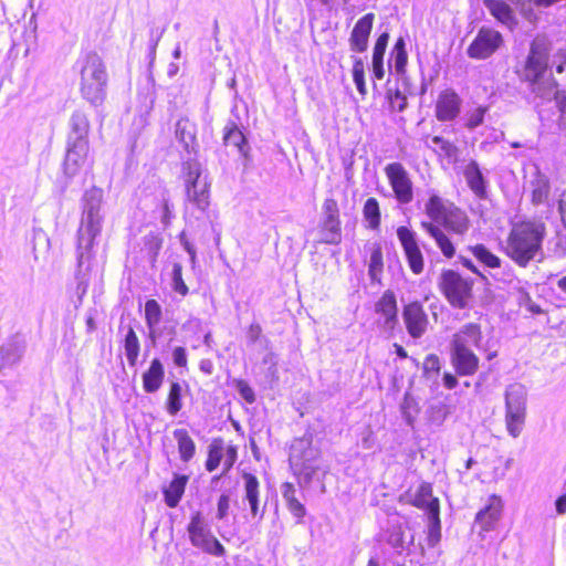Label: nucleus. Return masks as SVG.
<instances>
[{
  "label": "nucleus",
  "mask_w": 566,
  "mask_h": 566,
  "mask_svg": "<svg viewBox=\"0 0 566 566\" xmlns=\"http://www.w3.org/2000/svg\"><path fill=\"white\" fill-rule=\"evenodd\" d=\"M459 98L458 95L453 92H444L440 99L438 101L437 106H458Z\"/></svg>",
  "instance_id": "53"
},
{
  "label": "nucleus",
  "mask_w": 566,
  "mask_h": 566,
  "mask_svg": "<svg viewBox=\"0 0 566 566\" xmlns=\"http://www.w3.org/2000/svg\"><path fill=\"white\" fill-rule=\"evenodd\" d=\"M180 240H181V243H182L185 250L188 252L191 262L195 263V261H196V250H195L193 245L185 239V234L184 233L180 235Z\"/></svg>",
  "instance_id": "60"
},
{
  "label": "nucleus",
  "mask_w": 566,
  "mask_h": 566,
  "mask_svg": "<svg viewBox=\"0 0 566 566\" xmlns=\"http://www.w3.org/2000/svg\"><path fill=\"white\" fill-rule=\"evenodd\" d=\"M71 127L72 132L69 136V139L72 137V139L76 138H85L87 139V133H88V120L86 116L77 111L73 114L71 119Z\"/></svg>",
  "instance_id": "37"
},
{
  "label": "nucleus",
  "mask_w": 566,
  "mask_h": 566,
  "mask_svg": "<svg viewBox=\"0 0 566 566\" xmlns=\"http://www.w3.org/2000/svg\"><path fill=\"white\" fill-rule=\"evenodd\" d=\"M427 145L440 156L452 157L455 151V147L451 143L439 136L430 138Z\"/></svg>",
  "instance_id": "44"
},
{
  "label": "nucleus",
  "mask_w": 566,
  "mask_h": 566,
  "mask_svg": "<svg viewBox=\"0 0 566 566\" xmlns=\"http://www.w3.org/2000/svg\"><path fill=\"white\" fill-rule=\"evenodd\" d=\"M397 237L403 248L411 271L415 274H420L423 271V256L416 240V233L407 227H399Z\"/></svg>",
  "instance_id": "14"
},
{
  "label": "nucleus",
  "mask_w": 566,
  "mask_h": 566,
  "mask_svg": "<svg viewBox=\"0 0 566 566\" xmlns=\"http://www.w3.org/2000/svg\"><path fill=\"white\" fill-rule=\"evenodd\" d=\"M172 434L178 444L180 459L185 462H188L190 459H192L196 452V444L193 440L186 429H176Z\"/></svg>",
  "instance_id": "32"
},
{
  "label": "nucleus",
  "mask_w": 566,
  "mask_h": 566,
  "mask_svg": "<svg viewBox=\"0 0 566 566\" xmlns=\"http://www.w3.org/2000/svg\"><path fill=\"white\" fill-rule=\"evenodd\" d=\"M364 217L369 228L377 229L380 224V210L375 198H368L364 205Z\"/></svg>",
  "instance_id": "41"
},
{
  "label": "nucleus",
  "mask_w": 566,
  "mask_h": 566,
  "mask_svg": "<svg viewBox=\"0 0 566 566\" xmlns=\"http://www.w3.org/2000/svg\"><path fill=\"white\" fill-rule=\"evenodd\" d=\"M102 227L81 222L77 237V262L82 268L92 256L95 238L101 233Z\"/></svg>",
  "instance_id": "18"
},
{
  "label": "nucleus",
  "mask_w": 566,
  "mask_h": 566,
  "mask_svg": "<svg viewBox=\"0 0 566 566\" xmlns=\"http://www.w3.org/2000/svg\"><path fill=\"white\" fill-rule=\"evenodd\" d=\"M436 109H437V117L440 120H451L458 115L460 108H436Z\"/></svg>",
  "instance_id": "56"
},
{
  "label": "nucleus",
  "mask_w": 566,
  "mask_h": 566,
  "mask_svg": "<svg viewBox=\"0 0 566 566\" xmlns=\"http://www.w3.org/2000/svg\"><path fill=\"white\" fill-rule=\"evenodd\" d=\"M199 368L206 375H211L213 371V363L210 359H201L199 363Z\"/></svg>",
  "instance_id": "62"
},
{
  "label": "nucleus",
  "mask_w": 566,
  "mask_h": 566,
  "mask_svg": "<svg viewBox=\"0 0 566 566\" xmlns=\"http://www.w3.org/2000/svg\"><path fill=\"white\" fill-rule=\"evenodd\" d=\"M290 467L301 488H306L326 470L322 465L319 450L312 446V439L303 437L294 440L290 450Z\"/></svg>",
  "instance_id": "5"
},
{
  "label": "nucleus",
  "mask_w": 566,
  "mask_h": 566,
  "mask_svg": "<svg viewBox=\"0 0 566 566\" xmlns=\"http://www.w3.org/2000/svg\"><path fill=\"white\" fill-rule=\"evenodd\" d=\"M188 482L186 475H175L172 481L164 489L165 503L169 507H176L180 502Z\"/></svg>",
  "instance_id": "26"
},
{
  "label": "nucleus",
  "mask_w": 566,
  "mask_h": 566,
  "mask_svg": "<svg viewBox=\"0 0 566 566\" xmlns=\"http://www.w3.org/2000/svg\"><path fill=\"white\" fill-rule=\"evenodd\" d=\"M261 333H262V328L259 324L254 323V324H251L249 329H248V338L250 342L252 343H255L260 336H261Z\"/></svg>",
  "instance_id": "59"
},
{
  "label": "nucleus",
  "mask_w": 566,
  "mask_h": 566,
  "mask_svg": "<svg viewBox=\"0 0 566 566\" xmlns=\"http://www.w3.org/2000/svg\"><path fill=\"white\" fill-rule=\"evenodd\" d=\"M223 140L227 146H233L240 154H245V137L234 124L224 127Z\"/></svg>",
  "instance_id": "36"
},
{
  "label": "nucleus",
  "mask_w": 566,
  "mask_h": 566,
  "mask_svg": "<svg viewBox=\"0 0 566 566\" xmlns=\"http://www.w3.org/2000/svg\"><path fill=\"white\" fill-rule=\"evenodd\" d=\"M545 235L546 227L542 221L515 222L504 242V252L517 265L525 268L531 261L542 256Z\"/></svg>",
  "instance_id": "2"
},
{
  "label": "nucleus",
  "mask_w": 566,
  "mask_h": 566,
  "mask_svg": "<svg viewBox=\"0 0 566 566\" xmlns=\"http://www.w3.org/2000/svg\"><path fill=\"white\" fill-rule=\"evenodd\" d=\"M103 201V191L98 188H91L85 191L82 200V219L81 222L101 226L103 216L101 214V207Z\"/></svg>",
  "instance_id": "16"
},
{
  "label": "nucleus",
  "mask_w": 566,
  "mask_h": 566,
  "mask_svg": "<svg viewBox=\"0 0 566 566\" xmlns=\"http://www.w3.org/2000/svg\"><path fill=\"white\" fill-rule=\"evenodd\" d=\"M394 67L398 74L405 72V67L408 61V54L406 51L392 52Z\"/></svg>",
  "instance_id": "51"
},
{
  "label": "nucleus",
  "mask_w": 566,
  "mask_h": 566,
  "mask_svg": "<svg viewBox=\"0 0 566 566\" xmlns=\"http://www.w3.org/2000/svg\"><path fill=\"white\" fill-rule=\"evenodd\" d=\"M486 108H475L474 113L471 115V118L468 123V126L473 128L482 123L483 114Z\"/></svg>",
  "instance_id": "58"
},
{
  "label": "nucleus",
  "mask_w": 566,
  "mask_h": 566,
  "mask_svg": "<svg viewBox=\"0 0 566 566\" xmlns=\"http://www.w3.org/2000/svg\"><path fill=\"white\" fill-rule=\"evenodd\" d=\"M181 407V386L179 382H172L168 394L167 410L171 416H175Z\"/></svg>",
  "instance_id": "43"
},
{
  "label": "nucleus",
  "mask_w": 566,
  "mask_h": 566,
  "mask_svg": "<svg viewBox=\"0 0 566 566\" xmlns=\"http://www.w3.org/2000/svg\"><path fill=\"white\" fill-rule=\"evenodd\" d=\"M440 287L453 307L464 308L472 293V281L461 276L453 270L443 271Z\"/></svg>",
  "instance_id": "10"
},
{
  "label": "nucleus",
  "mask_w": 566,
  "mask_h": 566,
  "mask_svg": "<svg viewBox=\"0 0 566 566\" xmlns=\"http://www.w3.org/2000/svg\"><path fill=\"white\" fill-rule=\"evenodd\" d=\"M520 11V14L528 22L535 23L538 19L537 13L533 7L532 0H509Z\"/></svg>",
  "instance_id": "46"
},
{
  "label": "nucleus",
  "mask_w": 566,
  "mask_h": 566,
  "mask_svg": "<svg viewBox=\"0 0 566 566\" xmlns=\"http://www.w3.org/2000/svg\"><path fill=\"white\" fill-rule=\"evenodd\" d=\"M223 459V444L221 440H214L209 446L208 459L206 461V469L209 472L214 471Z\"/></svg>",
  "instance_id": "40"
},
{
  "label": "nucleus",
  "mask_w": 566,
  "mask_h": 566,
  "mask_svg": "<svg viewBox=\"0 0 566 566\" xmlns=\"http://www.w3.org/2000/svg\"><path fill=\"white\" fill-rule=\"evenodd\" d=\"M353 74H354V81H355L358 90L361 91L363 86H364V69L360 63H357L354 66Z\"/></svg>",
  "instance_id": "57"
},
{
  "label": "nucleus",
  "mask_w": 566,
  "mask_h": 566,
  "mask_svg": "<svg viewBox=\"0 0 566 566\" xmlns=\"http://www.w3.org/2000/svg\"><path fill=\"white\" fill-rule=\"evenodd\" d=\"M385 174L396 200L401 205L410 203L413 199V185L406 168L400 163H391L385 167Z\"/></svg>",
  "instance_id": "12"
},
{
  "label": "nucleus",
  "mask_w": 566,
  "mask_h": 566,
  "mask_svg": "<svg viewBox=\"0 0 566 566\" xmlns=\"http://www.w3.org/2000/svg\"><path fill=\"white\" fill-rule=\"evenodd\" d=\"M176 137L185 146L186 149L192 148L195 140L193 126L187 119H180L176 124Z\"/></svg>",
  "instance_id": "38"
},
{
  "label": "nucleus",
  "mask_w": 566,
  "mask_h": 566,
  "mask_svg": "<svg viewBox=\"0 0 566 566\" xmlns=\"http://www.w3.org/2000/svg\"><path fill=\"white\" fill-rule=\"evenodd\" d=\"M161 318V307L155 300H148L145 304V319L149 329V338L153 343L156 342L157 331L156 327Z\"/></svg>",
  "instance_id": "33"
},
{
  "label": "nucleus",
  "mask_w": 566,
  "mask_h": 566,
  "mask_svg": "<svg viewBox=\"0 0 566 566\" xmlns=\"http://www.w3.org/2000/svg\"><path fill=\"white\" fill-rule=\"evenodd\" d=\"M376 312L382 316L381 326L391 332L397 325V303L392 292H385L376 304Z\"/></svg>",
  "instance_id": "20"
},
{
  "label": "nucleus",
  "mask_w": 566,
  "mask_h": 566,
  "mask_svg": "<svg viewBox=\"0 0 566 566\" xmlns=\"http://www.w3.org/2000/svg\"><path fill=\"white\" fill-rule=\"evenodd\" d=\"M237 460V449L232 446H228L227 449H223V459L221 463L223 464V472L226 474L234 464Z\"/></svg>",
  "instance_id": "48"
},
{
  "label": "nucleus",
  "mask_w": 566,
  "mask_h": 566,
  "mask_svg": "<svg viewBox=\"0 0 566 566\" xmlns=\"http://www.w3.org/2000/svg\"><path fill=\"white\" fill-rule=\"evenodd\" d=\"M24 353L19 340H10L0 348V368L17 364Z\"/></svg>",
  "instance_id": "29"
},
{
  "label": "nucleus",
  "mask_w": 566,
  "mask_h": 566,
  "mask_svg": "<svg viewBox=\"0 0 566 566\" xmlns=\"http://www.w3.org/2000/svg\"><path fill=\"white\" fill-rule=\"evenodd\" d=\"M325 219H338L339 211L337 201L333 198H327L323 205Z\"/></svg>",
  "instance_id": "49"
},
{
  "label": "nucleus",
  "mask_w": 566,
  "mask_h": 566,
  "mask_svg": "<svg viewBox=\"0 0 566 566\" xmlns=\"http://www.w3.org/2000/svg\"><path fill=\"white\" fill-rule=\"evenodd\" d=\"M172 359L178 367H185L187 365L186 349L184 347H176L172 352Z\"/></svg>",
  "instance_id": "55"
},
{
  "label": "nucleus",
  "mask_w": 566,
  "mask_h": 566,
  "mask_svg": "<svg viewBox=\"0 0 566 566\" xmlns=\"http://www.w3.org/2000/svg\"><path fill=\"white\" fill-rule=\"evenodd\" d=\"M526 388L521 384H511L505 390V424L511 437L517 438L526 418Z\"/></svg>",
  "instance_id": "8"
},
{
  "label": "nucleus",
  "mask_w": 566,
  "mask_h": 566,
  "mask_svg": "<svg viewBox=\"0 0 566 566\" xmlns=\"http://www.w3.org/2000/svg\"><path fill=\"white\" fill-rule=\"evenodd\" d=\"M187 202L203 213L210 205V181L201 164L187 160L182 165Z\"/></svg>",
  "instance_id": "7"
},
{
  "label": "nucleus",
  "mask_w": 566,
  "mask_h": 566,
  "mask_svg": "<svg viewBox=\"0 0 566 566\" xmlns=\"http://www.w3.org/2000/svg\"><path fill=\"white\" fill-rule=\"evenodd\" d=\"M424 210L432 222H422L423 230L434 239L446 258H452L455 254L454 245L440 226L449 232L464 235L470 228L468 214L453 202L441 198L437 193L430 195L424 205Z\"/></svg>",
  "instance_id": "1"
},
{
  "label": "nucleus",
  "mask_w": 566,
  "mask_h": 566,
  "mask_svg": "<svg viewBox=\"0 0 566 566\" xmlns=\"http://www.w3.org/2000/svg\"><path fill=\"white\" fill-rule=\"evenodd\" d=\"M470 251L474 258L484 266L490 269H499L501 266V259L492 253L485 245L476 244L470 247Z\"/></svg>",
  "instance_id": "35"
},
{
  "label": "nucleus",
  "mask_w": 566,
  "mask_h": 566,
  "mask_svg": "<svg viewBox=\"0 0 566 566\" xmlns=\"http://www.w3.org/2000/svg\"><path fill=\"white\" fill-rule=\"evenodd\" d=\"M402 318L409 335L420 338L428 327V315L419 302L409 303L403 307Z\"/></svg>",
  "instance_id": "15"
},
{
  "label": "nucleus",
  "mask_w": 566,
  "mask_h": 566,
  "mask_svg": "<svg viewBox=\"0 0 566 566\" xmlns=\"http://www.w3.org/2000/svg\"><path fill=\"white\" fill-rule=\"evenodd\" d=\"M165 369L158 358L151 360L149 368L143 374V388L146 392H156L163 385Z\"/></svg>",
  "instance_id": "25"
},
{
  "label": "nucleus",
  "mask_w": 566,
  "mask_h": 566,
  "mask_svg": "<svg viewBox=\"0 0 566 566\" xmlns=\"http://www.w3.org/2000/svg\"><path fill=\"white\" fill-rule=\"evenodd\" d=\"M503 43V35L499 31L481 28L468 48V55L472 59H486L496 52Z\"/></svg>",
  "instance_id": "13"
},
{
  "label": "nucleus",
  "mask_w": 566,
  "mask_h": 566,
  "mask_svg": "<svg viewBox=\"0 0 566 566\" xmlns=\"http://www.w3.org/2000/svg\"><path fill=\"white\" fill-rule=\"evenodd\" d=\"M244 483V499L248 501L253 517H262L259 509L260 483L255 475L244 472L242 474Z\"/></svg>",
  "instance_id": "24"
},
{
  "label": "nucleus",
  "mask_w": 566,
  "mask_h": 566,
  "mask_svg": "<svg viewBox=\"0 0 566 566\" xmlns=\"http://www.w3.org/2000/svg\"><path fill=\"white\" fill-rule=\"evenodd\" d=\"M559 211L562 214V219L566 224V191L563 192L562 198L559 200Z\"/></svg>",
  "instance_id": "64"
},
{
  "label": "nucleus",
  "mask_w": 566,
  "mask_h": 566,
  "mask_svg": "<svg viewBox=\"0 0 566 566\" xmlns=\"http://www.w3.org/2000/svg\"><path fill=\"white\" fill-rule=\"evenodd\" d=\"M549 181L548 178L536 171L534 178L531 181L532 202L534 205L544 203L549 195Z\"/></svg>",
  "instance_id": "30"
},
{
  "label": "nucleus",
  "mask_w": 566,
  "mask_h": 566,
  "mask_svg": "<svg viewBox=\"0 0 566 566\" xmlns=\"http://www.w3.org/2000/svg\"><path fill=\"white\" fill-rule=\"evenodd\" d=\"M382 252L379 247L374 248L370 253V260L368 265V274L371 281H379L382 273Z\"/></svg>",
  "instance_id": "42"
},
{
  "label": "nucleus",
  "mask_w": 566,
  "mask_h": 566,
  "mask_svg": "<svg viewBox=\"0 0 566 566\" xmlns=\"http://www.w3.org/2000/svg\"><path fill=\"white\" fill-rule=\"evenodd\" d=\"M490 14L502 25L513 31L518 25L513 8L504 0H483Z\"/></svg>",
  "instance_id": "19"
},
{
  "label": "nucleus",
  "mask_w": 566,
  "mask_h": 566,
  "mask_svg": "<svg viewBox=\"0 0 566 566\" xmlns=\"http://www.w3.org/2000/svg\"><path fill=\"white\" fill-rule=\"evenodd\" d=\"M387 542L392 548L403 551L412 544L413 535L407 527L401 525L394 526L388 531Z\"/></svg>",
  "instance_id": "31"
},
{
  "label": "nucleus",
  "mask_w": 566,
  "mask_h": 566,
  "mask_svg": "<svg viewBox=\"0 0 566 566\" xmlns=\"http://www.w3.org/2000/svg\"><path fill=\"white\" fill-rule=\"evenodd\" d=\"M125 355L130 366H134L137 361L139 355V340L137 338L136 333L130 327L126 334L125 343Z\"/></svg>",
  "instance_id": "39"
},
{
  "label": "nucleus",
  "mask_w": 566,
  "mask_h": 566,
  "mask_svg": "<svg viewBox=\"0 0 566 566\" xmlns=\"http://www.w3.org/2000/svg\"><path fill=\"white\" fill-rule=\"evenodd\" d=\"M262 365L265 367V376L271 380H276L277 376V356L269 350L262 358Z\"/></svg>",
  "instance_id": "47"
},
{
  "label": "nucleus",
  "mask_w": 566,
  "mask_h": 566,
  "mask_svg": "<svg viewBox=\"0 0 566 566\" xmlns=\"http://www.w3.org/2000/svg\"><path fill=\"white\" fill-rule=\"evenodd\" d=\"M503 511V502L500 496L491 495L484 509L478 512L475 523L480 526L481 532H491L495 528L501 520Z\"/></svg>",
  "instance_id": "17"
},
{
  "label": "nucleus",
  "mask_w": 566,
  "mask_h": 566,
  "mask_svg": "<svg viewBox=\"0 0 566 566\" xmlns=\"http://www.w3.org/2000/svg\"><path fill=\"white\" fill-rule=\"evenodd\" d=\"M465 181L471 191L478 198H484L486 196V180L475 161H470L463 171Z\"/></svg>",
  "instance_id": "22"
},
{
  "label": "nucleus",
  "mask_w": 566,
  "mask_h": 566,
  "mask_svg": "<svg viewBox=\"0 0 566 566\" xmlns=\"http://www.w3.org/2000/svg\"><path fill=\"white\" fill-rule=\"evenodd\" d=\"M172 218H174L172 205H170L169 200L164 197L163 202H161V216H160L163 226L165 228H167L170 224Z\"/></svg>",
  "instance_id": "50"
},
{
  "label": "nucleus",
  "mask_w": 566,
  "mask_h": 566,
  "mask_svg": "<svg viewBox=\"0 0 566 566\" xmlns=\"http://www.w3.org/2000/svg\"><path fill=\"white\" fill-rule=\"evenodd\" d=\"M413 504L417 507L426 509L434 524L439 525V501L432 496L431 488L422 484L417 492Z\"/></svg>",
  "instance_id": "23"
},
{
  "label": "nucleus",
  "mask_w": 566,
  "mask_h": 566,
  "mask_svg": "<svg viewBox=\"0 0 566 566\" xmlns=\"http://www.w3.org/2000/svg\"><path fill=\"white\" fill-rule=\"evenodd\" d=\"M281 493H282V497L284 499V501L286 503L289 511L292 513V515L294 517H296L298 521H301L304 517L306 510H305L304 505L296 497V489H295L294 484H292L290 482H284L281 485Z\"/></svg>",
  "instance_id": "27"
},
{
  "label": "nucleus",
  "mask_w": 566,
  "mask_h": 566,
  "mask_svg": "<svg viewBox=\"0 0 566 566\" xmlns=\"http://www.w3.org/2000/svg\"><path fill=\"white\" fill-rule=\"evenodd\" d=\"M229 507H230V497L228 494H222L218 501L217 517L219 520L226 518L228 515Z\"/></svg>",
  "instance_id": "52"
},
{
  "label": "nucleus",
  "mask_w": 566,
  "mask_h": 566,
  "mask_svg": "<svg viewBox=\"0 0 566 566\" xmlns=\"http://www.w3.org/2000/svg\"><path fill=\"white\" fill-rule=\"evenodd\" d=\"M88 142L85 138L69 139V147L64 159V174L72 178L81 171H88L92 168V160L88 158Z\"/></svg>",
  "instance_id": "11"
},
{
  "label": "nucleus",
  "mask_w": 566,
  "mask_h": 566,
  "mask_svg": "<svg viewBox=\"0 0 566 566\" xmlns=\"http://www.w3.org/2000/svg\"><path fill=\"white\" fill-rule=\"evenodd\" d=\"M426 370H438L439 369V359L437 356L431 355L427 357L424 360Z\"/></svg>",
  "instance_id": "61"
},
{
  "label": "nucleus",
  "mask_w": 566,
  "mask_h": 566,
  "mask_svg": "<svg viewBox=\"0 0 566 566\" xmlns=\"http://www.w3.org/2000/svg\"><path fill=\"white\" fill-rule=\"evenodd\" d=\"M321 234V242L326 244H338L342 240L339 219H324Z\"/></svg>",
  "instance_id": "34"
},
{
  "label": "nucleus",
  "mask_w": 566,
  "mask_h": 566,
  "mask_svg": "<svg viewBox=\"0 0 566 566\" xmlns=\"http://www.w3.org/2000/svg\"><path fill=\"white\" fill-rule=\"evenodd\" d=\"M76 66L82 96L91 104H101L108 78L103 59L96 52H88L77 60Z\"/></svg>",
  "instance_id": "6"
},
{
  "label": "nucleus",
  "mask_w": 566,
  "mask_h": 566,
  "mask_svg": "<svg viewBox=\"0 0 566 566\" xmlns=\"http://www.w3.org/2000/svg\"><path fill=\"white\" fill-rule=\"evenodd\" d=\"M451 363L459 376H472L479 369L480 359L473 353L472 347L478 350H488L486 342L482 335L481 326L476 323L462 325L451 339Z\"/></svg>",
  "instance_id": "4"
},
{
  "label": "nucleus",
  "mask_w": 566,
  "mask_h": 566,
  "mask_svg": "<svg viewBox=\"0 0 566 566\" xmlns=\"http://www.w3.org/2000/svg\"><path fill=\"white\" fill-rule=\"evenodd\" d=\"M171 287L176 293L180 294L181 296H186L189 292L188 286L182 280V266L180 263L177 262L172 264Z\"/></svg>",
  "instance_id": "45"
},
{
  "label": "nucleus",
  "mask_w": 566,
  "mask_h": 566,
  "mask_svg": "<svg viewBox=\"0 0 566 566\" xmlns=\"http://www.w3.org/2000/svg\"><path fill=\"white\" fill-rule=\"evenodd\" d=\"M549 44L545 38H535L520 76L528 82L534 93L546 101L558 98L556 82L548 69Z\"/></svg>",
  "instance_id": "3"
},
{
  "label": "nucleus",
  "mask_w": 566,
  "mask_h": 566,
  "mask_svg": "<svg viewBox=\"0 0 566 566\" xmlns=\"http://www.w3.org/2000/svg\"><path fill=\"white\" fill-rule=\"evenodd\" d=\"M389 34L382 33L378 36L373 51V73L377 80L385 76L384 55L388 44Z\"/></svg>",
  "instance_id": "28"
},
{
  "label": "nucleus",
  "mask_w": 566,
  "mask_h": 566,
  "mask_svg": "<svg viewBox=\"0 0 566 566\" xmlns=\"http://www.w3.org/2000/svg\"><path fill=\"white\" fill-rule=\"evenodd\" d=\"M187 531L192 546L214 556L223 555V546L212 535L208 523L200 512L192 514Z\"/></svg>",
  "instance_id": "9"
},
{
  "label": "nucleus",
  "mask_w": 566,
  "mask_h": 566,
  "mask_svg": "<svg viewBox=\"0 0 566 566\" xmlns=\"http://www.w3.org/2000/svg\"><path fill=\"white\" fill-rule=\"evenodd\" d=\"M555 506H556V512L558 514H565L566 513V494L559 496L556 500Z\"/></svg>",
  "instance_id": "63"
},
{
  "label": "nucleus",
  "mask_w": 566,
  "mask_h": 566,
  "mask_svg": "<svg viewBox=\"0 0 566 566\" xmlns=\"http://www.w3.org/2000/svg\"><path fill=\"white\" fill-rule=\"evenodd\" d=\"M241 397L249 403L254 402L255 396L253 389L244 381H240L238 385Z\"/></svg>",
  "instance_id": "54"
},
{
  "label": "nucleus",
  "mask_w": 566,
  "mask_h": 566,
  "mask_svg": "<svg viewBox=\"0 0 566 566\" xmlns=\"http://www.w3.org/2000/svg\"><path fill=\"white\" fill-rule=\"evenodd\" d=\"M373 21L374 14L368 13L356 22L350 36L353 50L357 52H364L367 49L368 38L373 28Z\"/></svg>",
  "instance_id": "21"
}]
</instances>
